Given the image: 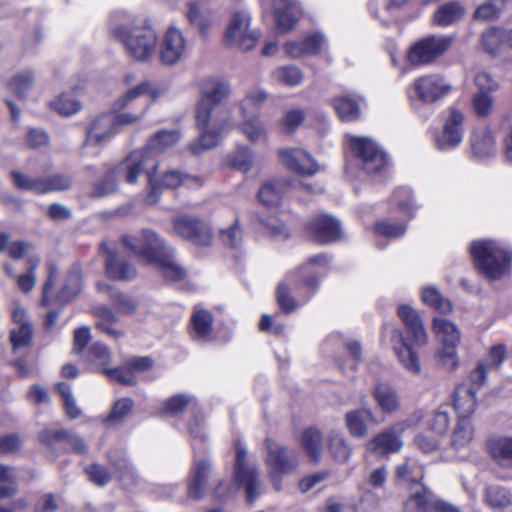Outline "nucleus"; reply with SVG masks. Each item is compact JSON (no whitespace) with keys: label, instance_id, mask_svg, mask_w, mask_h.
<instances>
[{"label":"nucleus","instance_id":"10","mask_svg":"<svg viewBox=\"0 0 512 512\" xmlns=\"http://www.w3.org/2000/svg\"><path fill=\"white\" fill-rule=\"evenodd\" d=\"M348 141L359 166L368 174L379 172L385 166V154L370 138L349 136Z\"/></svg>","mask_w":512,"mask_h":512},{"label":"nucleus","instance_id":"51","mask_svg":"<svg viewBox=\"0 0 512 512\" xmlns=\"http://www.w3.org/2000/svg\"><path fill=\"white\" fill-rule=\"evenodd\" d=\"M11 178L15 187L23 191H31L36 194H43L42 177H32L28 174L14 170Z\"/></svg>","mask_w":512,"mask_h":512},{"label":"nucleus","instance_id":"12","mask_svg":"<svg viewBox=\"0 0 512 512\" xmlns=\"http://www.w3.org/2000/svg\"><path fill=\"white\" fill-rule=\"evenodd\" d=\"M122 243L132 253L144 258L150 264L157 260L161 252L167 250L166 242L148 229L142 230L137 236L123 235Z\"/></svg>","mask_w":512,"mask_h":512},{"label":"nucleus","instance_id":"40","mask_svg":"<svg viewBox=\"0 0 512 512\" xmlns=\"http://www.w3.org/2000/svg\"><path fill=\"white\" fill-rule=\"evenodd\" d=\"M302 447L307 457L315 462H320L323 450V437L322 433L314 427L306 429L301 438Z\"/></svg>","mask_w":512,"mask_h":512},{"label":"nucleus","instance_id":"42","mask_svg":"<svg viewBox=\"0 0 512 512\" xmlns=\"http://www.w3.org/2000/svg\"><path fill=\"white\" fill-rule=\"evenodd\" d=\"M373 397L384 413H392L398 409V397L387 383H378L373 390Z\"/></svg>","mask_w":512,"mask_h":512},{"label":"nucleus","instance_id":"53","mask_svg":"<svg viewBox=\"0 0 512 512\" xmlns=\"http://www.w3.org/2000/svg\"><path fill=\"white\" fill-rule=\"evenodd\" d=\"M81 289V272L78 267H73L68 273L66 283L62 287L59 297L68 302L74 298Z\"/></svg>","mask_w":512,"mask_h":512},{"label":"nucleus","instance_id":"22","mask_svg":"<svg viewBox=\"0 0 512 512\" xmlns=\"http://www.w3.org/2000/svg\"><path fill=\"white\" fill-rule=\"evenodd\" d=\"M398 316L404 325L410 342L417 347L425 345L428 335L418 311L409 305H400Z\"/></svg>","mask_w":512,"mask_h":512},{"label":"nucleus","instance_id":"58","mask_svg":"<svg viewBox=\"0 0 512 512\" xmlns=\"http://www.w3.org/2000/svg\"><path fill=\"white\" fill-rule=\"evenodd\" d=\"M51 108L61 115L69 116L78 112L81 104L70 94H62L51 102Z\"/></svg>","mask_w":512,"mask_h":512},{"label":"nucleus","instance_id":"46","mask_svg":"<svg viewBox=\"0 0 512 512\" xmlns=\"http://www.w3.org/2000/svg\"><path fill=\"white\" fill-rule=\"evenodd\" d=\"M153 264L170 281H181L187 276V271L171 257L163 258L159 254Z\"/></svg>","mask_w":512,"mask_h":512},{"label":"nucleus","instance_id":"27","mask_svg":"<svg viewBox=\"0 0 512 512\" xmlns=\"http://www.w3.org/2000/svg\"><path fill=\"white\" fill-rule=\"evenodd\" d=\"M12 318L14 327L11 330L10 339L14 349L22 348L31 342L33 329L25 309L16 307Z\"/></svg>","mask_w":512,"mask_h":512},{"label":"nucleus","instance_id":"39","mask_svg":"<svg viewBox=\"0 0 512 512\" xmlns=\"http://www.w3.org/2000/svg\"><path fill=\"white\" fill-rule=\"evenodd\" d=\"M268 94L263 89H251L239 103V114L241 117L260 116V108L266 102Z\"/></svg>","mask_w":512,"mask_h":512},{"label":"nucleus","instance_id":"41","mask_svg":"<svg viewBox=\"0 0 512 512\" xmlns=\"http://www.w3.org/2000/svg\"><path fill=\"white\" fill-rule=\"evenodd\" d=\"M489 451L500 465L512 466V437H495L489 440Z\"/></svg>","mask_w":512,"mask_h":512},{"label":"nucleus","instance_id":"2","mask_svg":"<svg viewBox=\"0 0 512 512\" xmlns=\"http://www.w3.org/2000/svg\"><path fill=\"white\" fill-rule=\"evenodd\" d=\"M111 33L124 46L128 56L138 62L149 61L156 52L158 38L151 27L119 25Z\"/></svg>","mask_w":512,"mask_h":512},{"label":"nucleus","instance_id":"18","mask_svg":"<svg viewBox=\"0 0 512 512\" xmlns=\"http://www.w3.org/2000/svg\"><path fill=\"white\" fill-rule=\"evenodd\" d=\"M482 50L492 57L504 55L512 50V27L491 26L480 35Z\"/></svg>","mask_w":512,"mask_h":512},{"label":"nucleus","instance_id":"55","mask_svg":"<svg viewBox=\"0 0 512 512\" xmlns=\"http://www.w3.org/2000/svg\"><path fill=\"white\" fill-rule=\"evenodd\" d=\"M272 76L276 81L288 86H297L303 80L302 71L293 65L282 66L275 69Z\"/></svg>","mask_w":512,"mask_h":512},{"label":"nucleus","instance_id":"38","mask_svg":"<svg viewBox=\"0 0 512 512\" xmlns=\"http://www.w3.org/2000/svg\"><path fill=\"white\" fill-rule=\"evenodd\" d=\"M274 16L278 29L287 32L297 22L294 3L290 0H273Z\"/></svg>","mask_w":512,"mask_h":512},{"label":"nucleus","instance_id":"43","mask_svg":"<svg viewBox=\"0 0 512 512\" xmlns=\"http://www.w3.org/2000/svg\"><path fill=\"white\" fill-rule=\"evenodd\" d=\"M433 331H434L436 337L438 338V340L443 345H448V344L457 345V343L460 340V333H459L457 326L453 322H451L445 318H441V317L434 318Z\"/></svg>","mask_w":512,"mask_h":512},{"label":"nucleus","instance_id":"13","mask_svg":"<svg viewBox=\"0 0 512 512\" xmlns=\"http://www.w3.org/2000/svg\"><path fill=\"white\" fill-rule=\"evenodd\" d=\"M327 262L328 257L325 254L314 255L306 263L291 271L287 278L291 282L299 284V288L307 293L308 300L319 287L320 276L316 267L324 266Z\"/></svg>","mask_w":512,"mask_h":512},{"label":"nucleus","instance_id":"19","mask_svg":"<svg viewBox=\"0 0 512 512\" xmlns=\"http://www.w3.org/2000/svg\"><path fill=\"white\" fill-rule=\"evenodd\" d=\"M186 52V40L176 27L166 30L160 43L159 57L162 64L171 66L179 62Z\"/></svg>","mask_w":512,"mask_h":512},{"label":"nucleus","instance_id":"50","mask_svg":"<svg viewBox=\"0 0 512 512\" xmlns=\"http://www.w3.org/2000/svg\"><path fill=\"white\" fill-rule=\"evenodd\" d=\"M474 437V428L469 420L460 419L451 435V445L456 450L467 447Z\"/></svg>","mask_w":512,"mask_h":512},{"label":"nucleus","instance_id":"6","mask_svg":"<svg viewBox=\"0 0 512 512\" xmlns=\"http://www.w3.org/2000/svg\"><path fill=\"white\" fill-rule=\"evenodd\" d=\"M159 166L158 160L145 148L131 152L117 167L125 181L135 184L140 174L145 173L151 188V194L156 193V172Z\"/></svg>","mask_w":512,"mask_h":512},{"label":"nucleus","instance_id":"57","mask_svg":"<svg viewBox=\"0 0 512 512\" xmlns=\"http://www.w3.org/2000/svg\"><path fill=\"white\" fill-rule=\"evenodd\" d=\"M494 99L487 92H477L472 98V109L477 117H488L493 109Z\"/></svg>","mask_w":512,"mask_h":512},{"label":"nucleus","instance_id":"35","mask_svg":"<svg viewBox=\"0 0 512 512\" xmlns=\"http://www.w3.org/2000/svg\"><path fill=\"white\" fill-rule=\"evenodd\" d=\"M425 470L414 458H406L402 463L395 467V478L401 483H414L418 486L424 478Z\"/></svg>","mask_w":512,"mask_h":512},{"label":"nucleus","instance_id":"52","mask_svg":"<svg viewBox=\"0 0 512 512\" xmlns=\"http://www.w3.org/2000/svg\"><path fill=\"white\" fill-rule=\"evenodd\" d=\"M422 301L434 309L447 313L452 310L449 300L444 299L436 287L428 286L422 290Z\"/></svg>","mask_w":512,"mask_h":512},{"label":"nucleus","instance_id":"7","mask_svg":"<svg viewBox=\"0 0 512 512\" xmlns=\"http://www.w3.org/2000/svg\"><path fill=\"white\" fill-rule=\"evenodd\" d=\"M452 89V84L444 75L428 73L413 80L408 88V97L423 104H434L450 94Z\"/></svg>","mask_w":512,"mask_h":512},{"label":"nucleus","instance_id":"60","mask_svg":"<svg viewBox=\"0 0 512 512\" xmlns=\"http://www.w3.org/2000/svg\"><path fill=\"white\" fill-rule=\"evenodd\" d=\"M34 83V74L32 71H23L15 75L10 82V88L22 97L29 91Z\"/></svg>","mask_w":512,"mask_h":512},{"label":"nucleus","instance_id":"44","mask_svg":"<svg viewBox=\"0 0 512 512\" xmlns=\"http://www.w3.org/2000/svg\"><path fill=\"white\" fill-rule=\"evenodd\" d=\"M239 130L252 143L267 141V129L264 123L260 120V116L242 117V121L239 124Z\"/></svg>","mask_w":512,"mask_h":512},{"label":"nucleus","instance_id":"8","mask_svg":"<svg viewBox=\"0 0 512 512\" xmlns=\"http://www.w3.org/2000/svg\"><path fill=\"white\" fill-rule=\"evenodd\" d=\"M452 42V36L423 37L409 48L407 60L414 67L430 65L448 51Z\"/></svg>","mask_w":512,"mask_h":512},{"label":"nucleus","instance_id":"31","mask_svg":"<svg viewBox=\"0 0 512 512\" xmlns=\"http://www.w3.org/2000/svg\"><path fill=\"white\" fill-rule=\"evenodd\" d=\"M203 180L200 177L185 174L179 170L172 169L162 174L160 180L156 179V192L163 187L167 189H175L179 186H186L189 189H198L202 187ZM157 193L154 194L156 196ZM150 197H153L151 194Z\"/></svg>","mask_w":512,"mask_h":512},{"label":"nucleus","instance_id":"29","mask_svg":"<svg viewBox=\"0 0 512 512\" xmlns=\"http://www.w3.org/2000/svg\"><path fill=\"white\" fill-rule=\"evenodd\" d=\"M470 146L475 157L487 159L497 154V146L492 132L486 128H479L472 132Z\"/></svg>","mask_w":512,"mask_h":512},{"label":"nucleus","instance_id":"21","mask_svg":"<svg viewBox=\"0 0 512 512\" xmlns=\"http://www.w3.org/2000/svg\"><path fill=\"white\" fill-rule=\"evenodd\" d=\"M100 252L106 255L105 271L110 279L129 281L136 277L135 267L111 249L107 242L100 245Z\"/></svg>","mask_w":512,"mask_h":512},{"label":"nucleus","instance_id":"11","mask_svg":"<svg viewBox=\"0 0 512 512\" xmlns=\"http://www.w3.org/2000/svg\"><path fill=\"white\" fill-rule=\"evenodd\" d=\"M465 114L457 107L448 108L444 119L442 132L437 136L435 145L438 150L448 151L458 147L464 138Z\"/></svg>","mask_w":512,"mask_h":512},{"label":"nucleus","instance_id":"4","mask_svg":"<svg viewBox=\"0 0 512 512\" xmlns=\"http://www.w3.org/2000/svg\"><path fill=\"white\" fill-rule=\"evenodd\" d=\"M264 462L273 488L282 489V477L290 474L298 467L296 451L279 442L266 438L264 442Z\"/></svg>","mask_w":512,"mask_h":512},{"label":"nucleus","instance_id":"5","mask_svg":"<svg viewBox=\"0 0 512 512\" xmlns=\"http://www.w3.org/2000/svg\"><path fill=\"white\" fill-rule=\"evenodd\" d=\"M233 481L237 488L245 490L247 502L252 503L262 493V482L256 461L251 459L245 445L235 442V465Z\"/></svg>","mask_w":512,"mask_h":512},{"label":"nucleus","instance_id":"23","mask_svg":"<svg viewBox=\"0 0 512 512\" xmlns=\"http://www.w3.org/2000/svg\"><path fill=\"white\" fill-rule=\"evenodd\" d=\"M309 236L319 243H330L337 241L342 236L341 225L335 218L328 215H321L307 224Z\"/></svg>","mask_w":512,"mask_h":512},{"label":"nucleus","instance_id":"64","mask_svg":"<svg viewBox=\"0 0 512 512\" xmlns=\"http://www.w3.org/2000/svg\"><path fill=\"white\" fill-rule=\"evenodd\" d=\"M115 467L119 480L124 486H132L137 482L138 475L130 462L122 459L115 464Z\"/></svg>","mask_w":512,"mask_h":512},{"label":"nucleus","instance_id":"15","mask_svg":"<svg viewBox=\"0 0 512 512\" xmlns=\"http://www.w3.org/2000/svg\"><path fill=\"white\" fill-rule=\"evenodd\" d=\"M404 512H459V509L447 502L433 500L428 489L420 485L403 501Z\"/></svg>","mask_w":512,"mask_h":512},{"label":"nucleus","instance_id":"3","mask_svg":"<svg viewBox=\"0 0 512 512\" xmlns=\"http://www.w3.org/2000/svg\"><path fill=\"white\" fill-rule=\"evenodd\" d=\"M470 251L477 268L486 277L496 280L509 272L511 255L496 241H475L471 244Z\"/></svg>","mask_w":512,"mask_h":512},{"label":"nucleus","instance_id":"56","mask_svg":"<svg viewBox=\"0 0 512 512\" xmlns=\"http://www.w3.org/2000/svg\"><path fill=\"white\" fill-rule=\"evenodd\" d=\"M253 155L250 148L241 146L228 156V163L240 171L248 172L253 165Z\"/></svg>","mask_w":512,"mask_h":512},{"label":"nucleus","instance_id":"48","mask_svg":"<svg viewBox=\"0 0 512 512\" xmlns=\"http://www.w3.org/2000/svg\"><path fill=\"white\" fill-rule=\"evenodd\" d=\"M485 500L494 509H504L512 506V494L506 488L491 485L485 490Z\"/></svg>","mask_w":512,"mask_h":512},{"label":"nucleus","instance_id":"49","mask_svg":"<svg viewBox=\"0 0 512 512\" xmlns=\"http://www.w3.org/2000/svg\"><path fill=\"white\" fill-rule=\"evenodd\" d=\"M329 450L335 461L345 463L351 456L352 449L339 432H331L328 438Z\"/></svg>","mask_w":512,"mask_h":512},{"label":"nucleus","instance_id":"45","mask_svg":"<svg viewBox=\"0 0 512 512\" xmlns=\"http://www.w3.org/2000/svg\"><path fill=\"white\" fill-rule=\"evenodd\" d=\"M332 105L342 121L351 122L359 118L360 109L356 100L348 95L335 97Z\"/></svg>","mask_w":512,"mask_h":512},{"label":"nucleus","instance_id":"34","mask_svg":"<svg viewBox=\"0 0 512 512\" xmlns=\"http://www.w3.org/2000/svg\"><path fill=\"white\" fill-rule=\"evenodd\" d=\"M192 337L208 341L213 329V315L210 311L196 307L191 316Z\"/></svg>","mask_w":512,"mask_h":512},{"label":"nucleus","instance_id":"25","mask_svg":"<svg viewBox=\"0 0 512 512\" xmlns=\"http://www.w3.org/2000/svg\"><path fill=\"white\" fill-rule=\"evenodd\" d=\"M212 465L205 459L194 463L191 470V479L187 486L189 498L199 501L204 498L207 492V484L211 475Z\"/></svg>","mask_w":512,"mask_h":512},{"label":"nucleus","instance_id":"61","mask_svg":"<svg viewBox=\"0 0 512 512\" xmlns=\"http://www.w3.org/2000/svg\"><path fill=\"white\" fill-rule=\"evenodd\" d=\"M117 189L116 170L107 172L103 180L96 183L92 189L93 197H104Z\"/></svg>","mask_w":512,"mask_h":512},{"label":"nucleus","instance_id":"28","mask_svg":"<svg viewBox=\"0 0 512 512\" xmlns=\"http://www.w3.org/2000/svg\"><path fill=\"white\" fill-rule=\"evenodd\" d=\"M92 314L95 317V327L101 333L113 339H119L124 335V331L117 327L119 317L110 307L105 305L95 307Z\"/></svg>","mask_w":512,"mask_h":512},{"label":"nucleus","instance_id":"37","mask_svg":"<svg viewBox=\"0 0 512 512\" xmlns=\"http://www.w3.org/2000/svg\"><path fill=\"white\" fill-rule=\"evenodd\" d=\"M186 16L191 25L204 32L212 25L214 12L204 2H189Z\"/></svg>","mask_w":512,"mask_h":512},{"label":"nucleus","instance_id":"59","mask_svg":"<svg viewBox=\"0 0 512 512\" xmlns=\"http://www.w3.org/2000/svg\"><path fill=\"white\" fill-rule=\"evenodd\" d=\"M16 493L14 474L11 467L0 464V498H9Z\"/></svg>","mask_w":512,"mask_h":512},{"label":"nucleus","instance_id":"32","mask_svg":"<svg viewBox=\"0 0 512 512\" xmlns=\"http://www.w3.org/2000/svg\"><path fill=\"white\" fill-rule=\"evenodd\" d=\"M180 138L181 134L176 129L159 130L149 138L144 148L154 156V154L164 153L174 147L179 142Z\"/></svg>","mask_w":512,"mask_h":512},{"label":"nucleus","instance_id":"63","mask_svg":"<svg viewBox=\"0 0 512 512\" xmlns=\"http://www.w3.org/2000/svg\"><path fill=\"white\" fill-rule=\"evenodd\" d=\"M111 302L117 311L121 314L131 315L137 310V302L130 296L122 293L111 295Z\"/></svg>","mask_w":512,"mask_h":512},{"label":"nucleus","instance_id":"62","mask_svg":"<svg viewBox=\"0 0 512 512\" xmlns=\"http://www.w3.org/2000/svg\"><path fill=\"white\" fill-rule=\"evenodd\" d=\"M305 55H318L327 46V40L321 33H313L302 40Z\"/></svg>","mask_w":512,"mask_h":512},{"label":"nucleus","instance_id":"17","mask_svg":"<svg viewBox=\"0 0 512 512\" xmlns=\"http://www.w3.org/2000/svg\"><path fill=\"white\" fill-rule=\"evenodd\" d=\"M410 427L407 421L396 423L376 435L369 443L368 449L379 455L399 452L403 447L402 433Z\"/></svg>","mask_w":512,"mask_h":512},{"label":"nucleus","instance_id":"30","mask_svg":"<svg viewBox=\"0 0 512 512\" xmlns=\"http://www.w3.org/2000/svg\"><path fill=\"white\" fill-rule=\"evenodd\" d=\"M477 389L468 383L460 384L454 392L453 404L460 419H465L473 414L477 406Z\"/></svg>","mask_w":512,"mask_h":512},{"label":"nucleus","instance_id":"47","mask_svg":"<svg viewBox=\"0 0 512 512\" xmlns=\"http://www.w3.org/2000/svg\"><path fill=\"white\" fill-rule=\"evenodd\" d=\"M285 189L284 182H267L259 189L258 199L265 206H277L281 202Z\"/></svg>","mask_w":512,"mask_h":512},{"label":"nucleus","instance_id":"24","mask_svg":"<svg viewBox=\"0 0 512 512\" xmlns=\"http://www.w3.org/2000/svg\"><path fill=\"white\" fill-rule=\"evenodd\" d=\"M391 341L394 353L401 365L411 374H420L421 364L419 356L408 344L400 329H394Z\"/></svg>","mask_w":512,"mask_h":512},{"label":"nucleus","instance_id":"33","mask_svg":"<svg viewBox=\"0 0 512 512\" xmlns=\"http://www.w3.org/2000/svg\"><path fill=\"white\" fill-rule=\"evenodd\" d=\"M465 13L461 3L450 1L440 5L433 14L432 23L438 27H448L459 21Z\"/></svg>","mask_w":512,"mask_h":512},{"label":"nucleus","instance_id":"16","mask_svg":"<svg viewBox=\"0 0 512 512\" xmlns=\"http://www.w3.org/2000/svg\"><path fill=\"white\" fill-rule=\"evenodd\" d=\"M232 94L230 83L220 77H206L199 82L197 104L223 107Z\"/></svg>","mask_w":512,"mask_h":512},{"label":"nucleus","instance_id":"9","mask_svg":"<svg viewBox=\"0 0 512 512\" xmlns=\"http://www.w3.org/2000/svg\"><path fill=\"white\" fill-rule=\"evenodd\" d=\"M251 16L244 10L235 11L227 24L225 43L240 50L252 49L259 38V33L250 29Z\"/></svg>","mask_w":512,"mask_h":512},{"label":"nucleus","instance_id":"54","mask_svg":"<svg viewBox=\"0 0 512 512\" xmlns=\"http://www.w3.org/2000/svg\"><path fill=\"white\" fill-rule=\"evenodd\" d=\"M71 185V178L65 174L56 173L42 177L43 194L66 191Z\"/></svg>","mask_w":512,"mask_h":512},{"label":"nucleus","instance_id":"36","mask_svg":"<svg viewBox=\"0 0 512 512\" xmlns=\"http://www.w3.org/2000/svg\"><path fill=\"white\" fill-rule=\"evenodd\" d=\"M374 420L370 409L361 408L348 412L345 416V423L349 433L358 438L367 434V423Z\"/></svg>","mask_w":512,"mask_h":512},{"label":"nucleus","instance_id":"26","mask_svg":"<svg viewBox=\"0 0 512 512\" xmlns=\"http://www.w3.org/2000/svg\"><path fill=\"white\" fill-rule=\"evenodd\" d=\"M118 133L116 130L113 114H102L94 119L87 130L86 144L100 145L109 141Z\"/></svg>","mask_w":512,"mask_h":512},{"label":"nucleus","instance_id":"14","mask_svg":"<svg viewBox=\"0 0 512 512\" xmlns=\"http://www.w3.org/2000/svg\"><path fill=\"white\" fill-rule=\"evenodd\" d=\"M172 224L177 235L195 245L208 246L212 242V233L209 226L196 217L176 216L172 219Z\"/></svg>","mask_w":512,"mask_h":512},{"label":"nucleus","instance_id":"20","mask_svg":"<svg viewBox=\"0 0 512 512\" xmlns=\"http://www.w3.org/2000/svg\"><path fill=\"white\" fill-rule=\"evenodd\" d=\"M278 153L282 164L299 175L313 176L319 171V165L314 158L302 149H280Z\"/></svg>","mask_w":512,"mask_h":512},{"label":"nucleus","instance_id":"1","mask_svg":"<svg viewBox=\"0 0 512 512\" xmlns=\"http://www.w3.org/2000/svg\"><path fill=\"white\" fill-rule=\"evenodd\" d=\"M195 123L199 137L189 144L194 155L215 148L233 128L230 112L225 107L196 104Z\"/></svg>","mask_w":512,"mask_h":512}]
</instances>
